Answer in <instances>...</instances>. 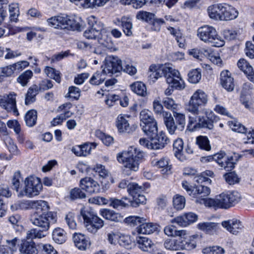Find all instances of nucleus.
<instances>
[{
	"instance_id": "5701e85b",
	"label": "nucleus",
	"mask_w": 254,
	"mask_h": 254,
	"mask_svg": "<svg viewBox=\"0 0 254 254\" xmlns=\"http://www.w3.org/2000/svg\"><path fill=\"white\" fill-rule=\"evenodd\" d=\"M137 232L139 234L150 235L159 231V226L157 223L146 222V221L141 222L137 228Z\"/></svg>"
},
{
	"instance_id": "0eeeda50",
	"label": "nucleus",
	"mask_w": 254,
	"mask_h": 254,
	"mask_svg": "<svg viewBox=\"0 0 254 254\" xmlns=\"http://www.w3.org/2000/svg\"><path fill=\"white\" fill-rule=\"evenodd\" d=\"M30 221L33 225L39 227L41 231L44 232V234H47L50 226L57 221V213L48 212L41 214L34 213L31 216Z\"/></svg>"
},
{
	"instance_id": "603ef678",
	"label": "nucleus",
	"mask_w": 254,
	"mask_h": 254,
	"mask_svg": "<svg viewBox=\"0 0 254 254\" xmlns=\"http://www.w3.org/2000/svg\"><path fill=\"white\" fill-rule=\"evenodd\" d=\"M154 17L155 15L154 13L145 11H139L137 12L136 15V18L137 19L147 22H151Z\"/></svg>"
},
{
	"instance_id": "bf43d9fd",
	"label": "nucleus",
	"mask_w": 254,
	"mask_h": 254,
	"mask_svg": "<svg viewBox=\"0 0 254 254\" xmlns=\"http://www.w3.org/2000/svg\"><path fill=\"white\" fill-rule=\"evenodd\" d=\"M173 115L178 125V129L180 130H183L186 125L185 115L176 112H174Z\"/></svg>"
},
{
	"instance_id": "4468645a",
	"label": "nucleus",
	"mask_w": 254,
	"mask_h": 254,
	"mask_svg": "<svg viewBox=\"0 0 254 254\" xmlns=\"http://www.w3.org/2000/svg\"><path fill=\"white\" fill-rule=\"evenodd\" d=\"M214 161L226 171L232 170L235 167L233 157L226 155L224 152L221 151L214 154Z\"/></svg>"
},
{
	"instance_id": "4c0bfd02",
	"label": "nucleus",
	"mask_w": 254,
	"mask_h": 254,
	"mask_svg": "<svg viewBox=\"0 0 254 254\" xmlns=\"http://www.w3.org/2000/svg\"><path fill=\"white\" fill-rule=\"evenodd\" d=\"M136 241L139 248L144 252H147L153 245L152 241L147 237H137Z\"/></svg>"
},
{
	"instance_id": "e433bc0d",
	"label": "nucleus",
	"mask_w": 254,
	"mask_h": 254,
	"mask_svg": "<svg viewBox=\"0 0 254 254\" xmlns=\"http://www.w3.org/2000/svg\"><path fill=\"white\" fill-rule=\"evenodd\" d=\"M131 90L138 95L145 97L147 94L146 87L141 82H135L130 85Z\"/></svg>"
},
{
	"instance_id": "13d9d810",
	"label": "nucleus",
	"mask_w": 254,
	"mask_h": 254,
	"mask_svg": "<svg viewBox=\"0 0 254 254\" xmlns=\"http://www.w3.org/2000/svg\"><path fill=\"white\" fill-rule=\"evenodd\" d=\"M182 242L181 250L190 251L194 249L196 247V243L194 240L192 239H183L182 238Z\"/></svg>"
},
{
	"instance_id": "4be33fe9",
	"label": "nucleus",
	"mask_w": 254,
	"mask_h": 254,
	"mask_svg": "<svg viewBox=\"0 0 254 254\" xmlns=\"http://www.w3.org/2000/svg\"><path fill=\"white\" fill-rule=\"evenodd\" d=\"M221 13V20H231L238 15V11L233 6L226 3H222Z\"/></svg>"
},
{
	"instance_id": "bb28decb",
	"label": "nucleus",
	"mask_w": 254,
	"mask_h": 254,
	"mask_svg": "<svg viewBox=\"0 0 254 254\" xmlns=\"http://www.w3.org/2000/svg\"><path fill=\"white\" fill-rule=\"evenodd\" d=\"M237 64L238 67L247 75L249 80L254 83V71L250 64L244 59H240Z\"/></svg>"
},
{
	"instance_id": "412c9836",
	"label": "nucleus",
	"mask_w": 254,
	"mask_h": 254,
	"mask_svg": "<svg viewBox=\"0 0 254 254\" xmlns=\"http://www.w3.org/2000/svg\"><path fill=\"white\" fill-rule=\"evenodd\" d=\"M97 144L95 142H86L82 145H76L73 147L71 151L77 156H86L90 154L92 149H95Z\"/></svg>"
},
{
	"instance_id": "ea45409f",
	"label": "nucleus",
	"mask_w": 254,
	"mask_h": 254,
	"mask_svg": "<svg viewBox=\"0 0 254 254\" xmlns=\"http://www.w3.org/2000/svg\"><path fill=\"white\" fill-rule=\"evenodd\" d=\"M53 239L58 244H62L66 240V233L60 228H55L53 232Z\"/></svg>"
},
{
	"instance_id": "423d86ee",
	"label": "nucleus",
	"mask_w": 254,
	"mask_h": 254,
	"mask_svg": "<svg viewBox=\"0 0 254 254\" xmlns=\"http://www.w3.org/2000/svg\"><path fill=\"white\" fill-rule=\"evenodd\" d=\"M106 69L112 74L119 72L122 70L130 75H134L137 70L135 66L130 64L123 65L122 61L117 57L108 56L106 58Z\"/></svg>"
},
{
	"instance_id": "a19ab883",
	"label": "nucleus",
	"mask_w": 254,
	"mask_h": 254,
	"mask_svg": "<svg viewBox=\"0 0 254 254\" xmlns=\"http://www.w3.org/2000/svg\"><path fill=\"white\" fill-rule=\"evenodd\" d=\"M184 148V142L181 138H178L174 141L173 150L175 156L179 159L183 160V150Z\"/></svg>"
},
{
	"instance_id": "cd10ccee",
	"label": "nucleus",
	"mask_w": 254,
	"mask_h": 254,
	"mask_svg": "<svg viewBox=\"0 0 254 254\" xmlns=\"http://www.w3.org/2000/svg\"><path fill=\"white\" fill-rule=\"evenodd\" d=\"M101 216L105 219L116 222H122L124 217L121 214L109 209H103L100 211Z\"/></svg>"
},
{
	"instance_id": "69168bd1",
	"label": "nucleus",
	"mask_w": 254,
	"mask_h": 254,
	"mask_svg": "<svg viewBox=\"0 0 254 254\" xmlns=\"http://www.w3.org/2000/svg\"><path fill=\"white\" fill-rule=\"evenodd\" d=\"M164 233L168 236H181L184 233L183 231H176L172 225L166 226L164 229Z\"/></svg>"
},
{
	"instance_id": "f8f14e48",
	"label": "nucleus",
	"mask_w": 254,
	"mask_h": 254,
	"mask_svg": "<svg viewBox=\"0 0 254 254\" xmlns=\"http://www.w3.org/2000/svg\"><path fill=\"white\" fill-rule=\"evenodd\" d=\"M210 189L204 185H197L193 187L190 196L194 199L197 203L204 204L207 206V201L208 198L206 197L209 195Z\"/></svg>"
},
{
	"instance_id": "72a5a7b5",
	"label": "nucleus",
	"mask_w": 254,
	"mask_h": 254,
	"mask_svg": "<svg viewBox=\"0 0 254 254\" xmlns=\"http://www.w3.org/2000/svg\"><path fill=\"white\" fill-rule=\"evenodd\" d=\"M182 237L178 239H168L164 243L165 248L169 250L178 251L181 250Z\"/></svg>"
},
{
	"instance_id": "20e7f679",
	"label": "nucleus",
	"mask_w": 254,
	"mask_h": 254,
	"mask_svg": "<svg viewBox=\"0 0 254 254\" xmlns=\"http://www.w3.org/2000/svg\"><path fill=\"white\" fill-rule=\"evenodd\" d=\"M49 25L55 28H60L71 31H80L82 29V24L77 19L70 18L68 16H57L48 19Z\"/></svg>"
},
{
	"instance_id": "338daca9",
	"label": "nucleus",
	"mask_w": 254,
	"mask_h": 254,
	"mask_svg": "<svg viewBox=\"0 0 254 254\" xmlns=\"http://www.w3.org/2000/svg\"><path fill=\"white\" fill-rule=\"evenodd\" d=\"M81 189L75 188L70 191V198L72 199L77 198L82 199L86 197V194L83 192Z\"/></svg>"
},
{
	"instance_id": "5fc2aeb1",
	"label": "nucleus",
	"mask_w": 254,
	"mask_h": 254,
	"mask_svg": "<svg viewBox=\"0 0 254 254\" xmlns=\"http://www.w3.org/2000/svg\"><path fill=\"white\" fill-rule=\"evenodd\" d=\"M201 74L198 69H193L188 73V80L191 83H197L200 80Z\"/></svg>"
},
{
	"instance_id": "052dcab7",
	"label": "nucleus",
	"mask_w": 254,
	"mask_h": 254,
	"mask_svg": "<svg viewBox=\"0 0 254 254\" xmlns=\"http://www.w3.org/2000/svg\"><path fill=\"white\" fill-rule=\"evenodd\" d=\"M226 195L228 199H229L228 201L230 202L229 204L231 207L238 203L240 200L241 195L237 191H233L230 192L226 193Z\"/></svg>"
},
{
	"instance_id": "de8ad7c7",
	"label": "nucleus",
	"mask_w": 254,
	"mask_h": 254,
	"mask_svg": "<svg viewBox=\"0 0 254 254\" xmlns=\"http://www.w3.org/2000/svg\"><path fill=\"white\" fill-rule=\"evenodd\" d=\"M218 223L206 222L200 223L198 224V228L207 233H211L213 231H215L218 228Z\"/></svg>"
},
{
	"instance_id": "6e6d98bb",
	"label": "nucleus",
	"mask_w": 254,
	"mask_h": 254,
	"mask_svg": "<svg viewBox=\"0 0 254 254\" xmlns=\"http://www.w3.org/2000/svg\"><path fill=\"white\" fill-rule=\"evenodd\" d=\"M32 75V72L30 70H27L18 77L17 81L22 86H26Z\"/></svg>"
},
{
	"instance_id": "8fccbe9b",
	"label": "nucleus",
	"mask_w": 254,
	"mask_h": 254,
	"mask_svg": "<svg viewBox=\"0 0 254 254\" xmlns=\"http://www.w3.org/2000/svg\"><path fill=\"white\" fill-rule=\"evenodd\" d=\"M144 190L145 188L143 186H139L137 184L134 183L128 184V192L132 196L139 193H142Z\"/></svg>"
},
{
	"instance_id": "2f4dec72",
	"label": "nucleus",
	"mask_w": 254,
	"mask_h": 254,
	"mask_svg": "<svg viewBox=\"0 0 254 254\" xmlns=\"http://www.w3.org/2000/svg\"><path fill=\"white\" fill-rule=\"evenodd\" d=\"M222 5V3H218L208 7L207 10L210 18L221 20Z\"/></svg>"
},
{
	"instance_id": "774afa93",
	"label": "nucleus",
	"mask_w": 254,
	"mask_h": 254,
	"mask_svg": "<svg viewBox=\"0 0 254 254\" xmlns=\"http://www.w3.org/2000/svg\"><path fill=\"white\" fill-rule=\"evenodd\" d=\"M203 253L206 254H223L224 250L220 247L213 246L204 249Z\"/></svg>"
},
{
	"instance_id": "c9c22d12",
	"label": "nucleus",
	"mask_w": 254,
	"mask_h": 254,
	"mask_svg": "<svg viewBox=\"0 0 254 254\" xmlns=\"http://www.w3.org/2000/svg\"><path fill=\"white\" fill-rule=\"evenodd\" d=\"M17 240V238H14L11 240H6V243L9 246L0 247V254H13V253L16 251V245Z\"/></svg>"
},
{
	"instance_id": "3c124183",
	"label": "nucleus",
	"mask_w": 254,
	"mask_h": 254,
	"mask_svg": "<svg viewBox=\"0 0 254 254\" xmlns=\"http://www.w3.org/2000/svg\"><path fill=\"white\" fill-rule=\"evenodd\" d=\"M46 236V234H44V232L37 229H31L28 230L26 233L27 239H31V240L34 239H41Z\"/></svg>"
},
{
	"instance_id": "0e129e2a",
	"label": "nucleus",
	"mask_w": 254,
	"mask_h": 254,
	"mask_svg": "<svg viewBox=\"0 0 254 254\" xmlns=\"http://www.w3.org/2000/svg\"><path fill=\"white\" fill-rule=\"evenodd\" d=\"M163 103L166 108L172 110L173 112H175V110H177L178 107V105L171 98H164L163 100Z\"/></svg>"
},
{
	"instance_id": "4d7b16f0",
	"label": "nucleus",
	"mask_w": 254,
	"mask_h": 254,
	"mask_svg": "<svg viewBox=\"0 0 254 254\" xmlns=\"http://www.w3.org/2000/svg\"><path fill=\"white\" fill-rule=\"evenodd\" d=\"M9 19L11 21L16 22L19 16V8L17 3L9 5Z\"/></svg>"
},
{
	"instance_id": "f257e3e1",
	"label": "nucleus",
	"mask_w": 254,
	"mask_h": 254,
	"mask_svg": "<svg viewBox=\"0 0 254 254\" xmlns=\"http://www.w3.org/2000/svg\"><path fill=\"white\" fill-rule=\"evenodd\" d=\"M149 70L152 72L150 76L152 79L157 80L164 76L167 83L176 88L177 90L185 88V84L178 70L171 67L163 66L157 67L155 65H151Z\"/></svg>"
},
{
	"instance_id": "58836bf2",
	"label": "nucleus",
	"mask_w": 254,
	"mask_h": 254,
	"mask_svg": "<svg viewBox=\"0 0 254 254\" xmlns=\"http://www.w3.org/2000/svg\"><path fill=\"white\" fill-rule=\"evenodd\" d=\"M158 168H162V174H169L171 173L172 169L171 165H169V159L167 158L163 157L159 160L156 161L154 164Z\"/></svg>"
},
{
	"instance_id": "37998d69",
	"label": "nucleus",
	"mask_w": 254,
	"mask_h": 254,
	"mask_svg": "<svg viewBox=\"0 0 254 254\" xmlns=\"http://www.w3.org/2000/svg\"><path fill=\"white\" fill-rule=\"evenodd\" d=\"M37 119V113L35 110L28 111L25 115V121L26 125L29 127H32L36 124Z\"/></svg>"
},
{
	"instance_id": "ddd939ff",
	"label": "nucleus",
	"mask_w": 254,
	"mask_h": 254,
	"mask_svg": "<svg viewBox=\"0 0 254 254\" xmlns=\"http://www.w3.org/2000/svg\"><path fill=\"white\" fill-rule=\"evenodd\" d=\"M16 95L14 92L8 95H0V106L8 112H12L18 116L19 113L16 105Z\"/></svg>"
},
{
	"instance_id": "39448f33",
	"label": "nucleus",
	"mask_w": 254,
	"mask_h": 254,
	"mask_svg": "<svg viewBox=\"0 0 254 254\" xmlns=\"http://www.w3.org/2000/svg\"><path fill=\"white\" fill-rule=\"evenodd\" d=\"M193 115V116H189L187 128L190 131H193L200 128H213L215 117L211 111H206L205 117L200 116L197 118V115Z\"/></svg>"
},
{
	"instance_id": "c03bdc74",
	"label": "nucleus",
	"mask_w": 254,
	"mask_h": 254,
	"mask_svg": "<svg viewBox=\"0 0 254 254\" xmlns=\"http://www.w3.org/2000/svg\"><path fill=\"white\" fill-rule=\"evenodd\" d=\"M121 26L124 33L127 36L132 35V24L131 19L127 17H123L121 18Z\"/></svg>"
},
{
	"instance_id": "aec40b11",
	"label": "nucleus",
	"mask_w": 254,
	"mask_h": 254,
	"mask_svg": "<svg viewBox=\"0 0 254 254\" xmlns=\"http://www.w3.org/2000/svg\"><path fill=\"white\" fill-rule=\"evenodd\" d=\"M152 139V149H161L169 142V139L165 133L160 131L158 134L157 133L152 137L149 136Z\"/></svg>"
},
{
	"instance_id": "1a4fd4ad",
	"label": "nucleus",
	"mask_w": 254,
	"mask_h": 254,
	"mask_svg": "<svg viewBox=\"0 0 254 254\" xmlns=\"http://www.w3.org/2000/svg\"><path fill=\"white\" fill-rule=\"evenodd\" d=\"M139 118L140 126L147 136L152 137L157 133V122L148 110H142L140 113Z\"/></svg>"
},
{
	"instance_id": "9b49d317",
	"label": "nucleus",
	"mask_w": 254,
	"mask_h": 254,
	"mask_svg": "<svg viewBox=\"0 0 254 254\" xmlns=\"http://www.w3.org/2000/svg\"><path fill=\"white\" fill-rule=\"evenodd\" d=\"M208 101L207 95L202 90L198 89L191 96L188 104L186 106V110L194 115H198L199 108L206 104Z\"/></svg>"
},
{
	"instance_id": "7ed1b4c3",
	"label": "nucleus",
	"mask_w": 254,
	"mask_h": 254,
	"mask_svg": "<svg viewBox=\"0 0 254 254\" xmlns=\"http://www.w3.org/2000/svg\"><path fill=\"white\" fill-rule=\"evenodd\" d=\"M197 36L201 41L212 46L220 47L225 44L224 41L218 35L216 29L211 26L205 25L198 28Z\"/></svg>"
},
{
	"instance_id": "79ce46f5",
	"label": "nucleus",
	"mask_w": 254,
	"mask_h": 254,
	"mask_svg": "<svg viewBox=\"0 0 254 254\" xmlns=\"http://www.w3.org/2000/svg\"><path fill=\"white\" fill-rule=\"evenodd\" d=\"M127 200V197H123L119 199L116 197H110V207L114 209L120 210L128 206L129 204L125 201Z\"/></svg>"
},
{
	"instance_id": "f704fd0d",
	"label": "nucleus",
	"mask_w": 254,
	"mask_h": 254,
	"mask_svg": "<svg viewBox=\"0 0 254 254\" xmlns=\"http://www.w3.org/2000/svg\"><path fill=\"white\" fill-rule=\"evenodd\" d=\"M39 93V88L36 85L30 87L27 91L25 98V104L26 105H30L36 100V96Z\"/></svg>"
},
{
	"instance_id": "a211bd4d",
	"label": "nucleus",
	"mask_w": 254,
	"mask_h": 254,
	"mask_svg": "<svg viewBox=\"0 0 254 254\" xmlns=\"http://www.w3.org/2000/svg\"><path fill=\"white\" fill-rule=\"evenodd\" d=\"M127 118L128 117L122 115H120L117 117L116 123L120 132L130 133L135 130L136 125L130 126Z\"/></svg>"
},
{
	"instance_id": "473e14b6",
	"label": "nucleus",
	"mask_w": 254,
	"mask_h": 254,
	"mask_svg": "<svg viewBox=\"0 0 254 254\" xmlns=\"http://www.w3.org/2000/svg\"><path fill=\"white\" fill-rule=\"evenodd\" d=\"M98 42L104 47L111 50L115 51L117 50L114 43L112 40V38L109 37L106 33H103L98 38Z\"/></svg>"
},
{
	"instance_id": "680f3d73",
	"label": "nucleus",
	"mask_w": 254,
	"mask_h": 254,
	"mask_svg": "<svg viewBox=\"0 0 254 254\" xmlns=\"http://www.w3.org/2000/svg\"><path fill=\"white\" fill-rule=\"evenodd\" d=\"M186 203L185 197L176 195L173 198V205L177 210H181L184 208Z\"/></svg>"
},
{
	"instance_id": "c85d7f7f",
	"label": "nucleus",
	"mask_w": 254,
	"mask_h": 254,
	"mask_svg": "<svg viewBox=\"0 0 254 254\" xmlns=\"http://www.w3.org/2000/svg\"><path fill=\"white\" fill-rule=\"evenodd\" d=\"M87 21L89 26L95 31V34L100 36L103 33H107V29L104 27V24L100 21L96 20L94 16L89 17Z\"/></svg>"
},
{
	"instance_id": "b1692460",
	"label": "nucleus",
	"mask_w": 254,
	"mask_h": 254,
	"mask_svg": "<svg viewBox=\"0 0 254 254\" xmlns=\"http://www.w3.org/2000/svg\"><path fill=\"white\" fill-rule=\"evenodd\" d=\"M220 83L222 87L228 91L234 90L235 84L234 78L231 76V73L228 70H224L220 74Z\"/></svg>"
},
{
	"instance_id": "dca6fc26",
	"label": "nucleus",
	"mask_w": 254,
	"mask_h": 254,
	"mask_svg": "<svg viewBox=\"0 0 254 254\" xmlns=\"http://www.w3.org/2000/svg\"><path fill=\"white\" fill-rule=\"evenodd\" d=\"M80 187L87 193L91 194L98 193L100 191V186L98 183L93 179L86 177L80 181Z\"/></svg>"
},
{
	"instance_id": "393cba45",
	"label": "nucleus",
	"mask_w": 254,
	"mask_h": 254,
	"mask_svg": "<svg viewBox=\"0 0 254 254\" xmlns=\"http://www.w3.org/2000/svg\"><path fill=\"white\" fill-rule=\"evenodd\" d=\"M73 240L76 247L80 250H85L90 246L89 238L81 233L74 234Z\"/></svg>"
},
{
	"instance_id": "6ab92c4d",
	"label": "nucleus",
	"mask_w": 254,
	"mask_h": 254,
	"mask_svg": "<svg viewBox=\"0 0 254 254\" xmlns=\"http://www.w3.org/2000/svg\"><path fill=\"white\" fill-rule=\"evenodd\" d=\"M221 224L230 233L235 235L242 232L244 228L242 222L237 219L223 221Z\"/></svg>"
},
{
	"instance_id": "2eb2a0df",
	"label": "nucleus",
	"mask_w": 254,
	"mask_h": 254,
	"mask_svg": "<svg viewBox=\"0 0 254 254\" xmlns=\"http://www.w3.org/2000/svg\"><path fill=\"white\" fill-rule=\"evenodd\" d=\"M228 200L226 193H223L215 198H208L207 201V206L215 209H227L231 207Z\"/></svg>"
},
{
	"instance_id": "c756f323",
	"label": "nucleus",
	"mask_w": 254,
	"mask_h": 254,
	"mask_svg": "<svg viewBox=\"0 0 254 254\" xmlns=\"http://www.w3.org/2000/svg\"><path fill=\"white\" fill-rule=\"evenodd\" d=\"M19 250L25 254H37L38 250L35 243L32 241L23 240L22 241Z\"/></svg>"
},
{
	"instance_id": "f03ea898",
	"label": "nucleus",
	"mask_w": 254,
	"mask_h": 254,
	"mask_svg": "<svg viewBox=\"0 0 254 254\" xmlns=\"http://www.w3.org/2000/svg\"><path fill=\"white\" fill-rule=\"evenodd\" d=\"M144 153L136 147L130 146L127 151L117 154V160L131 171H137L139 164L143 161Z\"/></svg>"
},
{
	"instance_id": "7c9ffc66",
	"label": "nucleus",
	"mask_w": 254,
	"mask_h": 254,
	"mask_svg": "<svg viewBox=\"0 0 254 254\" xmlns=\"http://www.w3.org/2000/svg\"><path fill=\"white\" fill-rule=\"evenodd\" d=\"M106 59L105 60V67L102 71H97L91 77L90 80V83L92 85H98L102 83L106 78V75L107 74H111V72H109L108 71H104L106 69Z\"/></svg>"
},
{
	"instance_id": "a18cd8bd",
	"label": "nucleus",
	"mask_w": 254,
	"mask_h": 254,
	"mask_svg": "<svg viewBox=\"0 0 254 254\" xmlns=\"http://www.w3.org/2000/svg\"><path fill=\"white\" fill-rule=\"evenodd\" d=\"M22 179L21 177L20 173L19 171L15 172L13 176L11 184L14 189L17 192L18 196L20 197V192L22 190L23 187L20 186L21 182Z\"/></svg>"
},
{
	"instance_id": "9d476101",
	"label": "nucleus",
	"mask_w": 254,
	"mask_h": 254,
	"mask_svg": "<svg viewBox=\"0 0 254 254\" xmlns=\"http://www.w3.org/2000/svg\"><path fill=\"white\" fill-rule=\"evenodd\" d=\"M81 214L84 220L85 227L89 232L94 234L104 225L102 219L89 210H82Z\"/></svg>"
},
{
	"instance_id": "09e8293b",
	"label": "nucleus",
	"mask_w": 254,
	"mask_h": 254,
	"mask_svg": "<svg viewBox=\"0 0 254 254\" xmlns=\"http://www.w3.org/2000/svg\"><path fill=\"white\" fill-rule=\"evenodd\" d=\"M147 220L146 217H140L137 216H130L124 219L126 223L131 226H135L141 224V222Z\"/></svg>"
},
{
	"instance_id": "49530a36",
	"label": "nucleus",
	"mask_w": 254,
	"mask_h": 254,
	"mask_svg": "<svg viewBox=\"0 0 254 254\" xmlns=\"http://www.w3.org/2000/svg\"><path fill=\"white\" fill-rule=\"evenodd\" d=\"M196 144L202 150L209 151L211 149L209 141L207 136L201 135L197 136L196 138Z\"/></svg>"
},
{
	"instance_id": "a878e982",
	"label": "nucleus",
	"mask_w": 254,
	"mask_h": 254,
	"mask_svg": "<svg viewBox=\"0 0 254 254\" xmlns=\"http://www.w3.org/2000/svg\"><path fill=\"white\" fill-rule=\"evenodd\" d=\"M28 205L32 208L35 209L34 213L41 214L42 213H46L49 211L50 207L48 202L44 200H31L29 201Z\"/></svg>"
},
{
	"instance_id": "f3484780",
	"label": "nucleus",
	"mask_w": 254,
	"mask_h": 254,
	"mask_svg": "<svg viewBox=\"0 0 254 254\" xmlns=\"http://www.w3.org/2000/svg\"><path fill=\"white\" fill-rule=\"evenodd\" d=\"M197 215L192 212H188L178 216L171 220V223H176L182 227H186L197 220Z\"/></svg>"
},
{
	"instance_id": "e2e57ef3",
	"label": "nucleus",
	"mask_w": 254,
	"mask_h": 254,
	"mask_svg": "<svg viewBox=\"0 0 254 254\" xmlns=\"http://www.w3.org/2000/svg\"><path fill=\"white\" fill-rule=\"evenodd\" d=\"M80 96V90L78 87L71 86L68 88V92L65 96L66 98H72L78 100Z\"/></svg>"
},
{
	"instance_id": "864d4df0",
	"label": "nucleus",
	"mask_w": 254,
	"mask_h": 254,
	"mask_svg": "<svg viewBox=\"0 0 254 254\" xmlns=\"http://www.w3.org/2000/svg\"><path fill=\"white\" fill-rule=\"evenodd\" d=\"M44 71L47 76L54 79L58 83H60L61 76L59 71L56 70L52 67L47 66Z\"/></svg>"
},
{
	"instance_id": "6e6552de",
	"label": "nucleus",
	"mask_w": 254,
	"mask_h": 254,
	"mask_svg": "<svg viewBox=\"0 0 254 254\" xmlns=\"http://www.w3.org/2000/svg\"><path fill=\"white\" fill-rule=\"evenodd\" d=\"M43 188L40 180L37 177L31 176L24 181V186L20 192V197H32L38 195Z\"/></svg>"
}]
</instances>
